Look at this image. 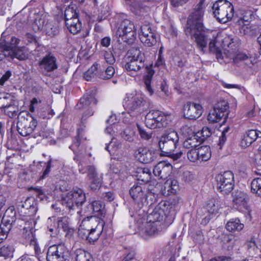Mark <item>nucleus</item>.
I'll return each instance as SVG.
<instances>
[{
	"label": "nucleus",
	"mask_w": 261,
	"mask_h": 261,
	"mask_svg": "<svg viewBox=\"0 0 261 261\" xmlns=\"http://www.w3.org/2000/svg\"><path fill=\"white\" fill-rule=\"evenodd\" d=\"M204 4L199 2L188 16L185 28L186 35L195 39L197 48L203 53L205 51L210 40V33L202 23Z\"/></svg>",
	"instance_id": "obj_1"
},
{
	"label": "nucleus",
	"mask_w": 261,
	"mask_h": 261,
	"mask_svg": "<svg viewBox=\"0 0 261 261\" xmlns=\"http://www.w3.org/2000/svg\"><path fill=\"white\" fill-rule=\"evenodd\" d=\"M126 60L125 68L128 71L137 72L145 67L147 74L144 76V84L146 90L150 95H152L153 91L150 84L154 72L152 68V65H148L145 63V58L144 53H142L139 48L133 47L128 50Z\"/></svg>",
	"instance_id": "obj_2"
},
{
	"label": "nucleus",
	"mask_w": 261,
	"mask_h": 261,
	"mask_svg": "<svg viewBox=\"0 0 261 261\" xmlns=\"http://www.w3.org/2000/svg\"><path fill=\"white\" fill-rule=\"evenodd\" d=\"M178 141V136L176 132H173L163 136L159 142V146L162 152L161 154L171 156L174 160H177L180 158L182 152L173 153L179 145Z\"/></svg>",
	"instance_id": "obj_3"
},
{
	"label": "nucleus",
	"mask_w": 261,
	"mask_h": 261,
	"mask_svg": "<svg viewBox=\"0 0 261 261\" xmlns=\"http://www.w3.org/2000/svg\"><path fill=\"white\" fill-rule=\"evenodd\" d=\"M173 219V216L168 213L161 202L155 206L147 217V220L157 225H161L164 230L171 224Z\"/></svg>",
	"instance_id": "obj_4"
},
{
	"label": "nucleus",
	"mask_w": 261,
	"mask_h": 261,
	"mask_svg": "<svg viewBox=\"0 0 261 261\" xmlns=\"http://www.w3.org/2000/svg\"><path fill=\"white\" fill-rule=\"evenodd\" d=\"M86 200V194L83 190L81 188H75L63 196L61 202L63 205L71 211L82 206Z\"/></svg>",
	"instance_id": "obj_5"
},
{
	"label": "nucleus",
	"mask_w": 261,
	"mask_h": 261,
	"mask_svg": "<svg viewBox=\"0 0 261 261\" xmlns=\"http://www.w3.org/2000/svg\"><path fill=\"white\" fill-rule=\"evenodd\" d=\"M212 10L214 17L221 23H225L233 16V7L226 0H218L214 3Z\"/></svg>",
	"instance_id": "obj_6"
},
{
	"label": "nucleus",
	"mask_w": 261,
	"mask_h": 261,
	"mask_svg": "<svg viewBox=\"0 0 261 261\" xmlns=\"http://www.w3.org/2000/svg\"><path fill=\"white\" fill-rule=\"evenodd\" d=\"M154 193L147 192V189L144 184L135 182L129 190V194L134 202L135 211L140 210L146 203L147 198Z\"/></svg>",
	"instance_id": "obj_7"
},
{
	"label": "nucleus",
	"mask_w": 261,
	"mask_h": 261,
	"mask_svg": "<svg viewBox=\"0 0 261 261\" xmlns=\"http://www.w3.org/2000/svg\"><path fill=\"white\" fill-rule=\"evenodd\" d=\"M37 125V120L28 112H20L18 114L17 130L22 136L25 137L31 135Z\"/></svg>",
	"instance_id": "obj_8"
},
{
	"label": "nucleus",
	"mask_w": 261,
	"mask_h": 261,
	"mask_svg": "<svg viewBox=\"0 0 261 261\" xmlns=\"http://www.w3.org/2000/svg\"><path fill=\"white\" fill-rule=\"evenodd\" d=\"M123 106L129 111L139 112L147 109L149 103L144 95L136 92L126 94Z\"/></svg>",
	"instance_id": "obj_9"
},
{
	"label": "nucleus",
	"mask_w": 261,
	"mask_h": 261,
	"mask_svg": "<svg viewBox=\"0 0 261 261\" xmlns=\"http://www.w3.org/2000/svg\"><path fill=\"white\" fill-rule=\"evenodd\" d=\"M145 122L147 127L150 129L166 127L168 120L163 112L159 110L150 111L145 116Z\"/></svg>",
	"instance_id": "obj_10"
},
{
	"label": "nucleus",
	"mask_w": 261,
	"mask_h": 261,
	"mask_svg": "<svg viewBox=\"0 0 261 261\" xmlns=\"http://www.w3.org/2000/svg\"><path fill=\"white\" fill-rule=\"evenodd\" d=\"M136 30L133 22L126 19L121 22L116 34L123 42L130 44L134 42L136 38Z\"/></svg>",
	"instance_id": "obj_11"
},
{
	"label": "nucleus",
	"mask_w": 261,
	"mask_h": 261,
	"mask_svg": "<svg viewBox=\"0 0 261 261\" xmlns=\"http://www.w3.org/2000/svg\"><path fill=\"white\" fill-rule=\"evenodd\" d=\"M216 188L223 194H228L231 192L234 186V175L230 171H226L218 174L216 177Z\"/></svg>",
	"instance_id": "obj_12"
},
{
	"label": "nucleus",
	"mask_w": 261,
	"mask_h": 261,
	"mask_svg": "<svg viewBox=\"0 0 261 261\" xmlns=\"http://www.w3.org/2000/svg\"><path fill=\"white\" fill-rule=\"evenodd\" d=\"M33 29L35 31H42L46 35L54 37L59 33V28L53 21H49L45 16L36 18L33 24Z\"/></svg>",
	"instance_id": "obj_13"
},
{
	"label": "nucleus",
	"mask_w": 261,
	"mask_h": 261,
	"mask_svg": "<svg viewBox=\"0 0 261 261\" xmlns=\"http://www.w3.org/2000/svg\"><path fill=\"white\" fill-rule=\"evenodd\" d=\"M47 261H69V252L63 244L50 246L47 251Z\"/></svg>",
	"instance_id": "obj_14"
},
{
	"label": "nucleus",
	"mask_w": 261,
	"mask_h": 261,
	"mask_svg": "<svg viewBox=\"0 0 261 261\" xmlns=\"http://www.w3.org/2000/svg\"><path fill=\"white\" fill-rule=\"evenodd\" d=\"M232 202L235 207L240 212L250 215V208L248 205L249 198L248 195L241 191H234L232 193Z\"/></svg>",
	"instance_id": "obj_15"
},
{
	"label": "nucleus",
	"mask_w": 261,
	"mask_h": 261,
	"mask_svg": "<svg viewBox=\"0 0 261 261\" xmlns=\"http://www.w3.org/2000/svg\"><path fill=\"white\" fill-rule=\"evenodd\" d=\"M100 218L96 216L87 217L82 220L80 225L85 228V229H89L91 232L98 233L99 238L105 224L103 222H100Z\"/></svg>",
	"instance_id": "obj_16"
},
{
	"label": "nucleus",
	"mask_w": 261,
	"mask_h": 261,
	"mask_svg": "<svg viewBox=\"0 0 261 261\" xmlns=\"http://www.w3.org/2000/svg\"><path fill=\"white\" fill-rule=\"evenodd\" d=\"M139 35L141 42L146 46L151 47L156 43V34L149 24L141 26Z\"/></svg>",
	"instance_id": "obj_17"
},
{
	"label": "nucleus",
	"mask_w": 261,
	"mask_h": 261,
	"mask_svg": "<svg viewBox=\"0 0 261 261\" xmlns=\"http://www.w3.org/2000/svg\"><path fill=\"white\" fill-rule=\"evenodd\" d=\"M38 64L40 69L46 72H52L58 68L57 58L51 53L43 57L39 60Z\"/></svg>",
	"instance_id": "obj_18"
},
{
	"label": "nucleus",
	"mask_w": 261,
	"mask_h": 261,
	"mask_svg": "<svg viewBox=\"0 0 261 261\" xmlns=\"http://www.w3.org/2000/svg\"><path fill=\"white\" fill-rule=\"evenodd\" d=\"M164 230L162 228L161 225H157L148 220L138 228L139 234L144 239L149 236L159 234Z\"/></svg>",
	"instance_id": "obj_19"
},
{
	"label": "nucleus",
	"mask_w": 261,
	"mask_h": 261,
	"mask_svg": "<svg viewBox=\"0 0 261 261\" xmlns=\"http://www.w3.org/2000/svg\"><path fill=\"white\" fill-rule=\"evenodd\" d=\"M1 49L4 50V55L11 59L14 58L19 60H25L28 58V54L24 47L14 48L6 44Z\"/></svg>",
	"instance_id": "obj_20"
},
{
	"label": "nucleus",
	"mask_w": 261,
	"mask_h": 261,
	"mask_svg": "<svg viewBox=\"0 0 261 261\" xmlns=\"http://www.w3.org/2000/svg\"><path fill=\"white\" fill-rule=\"evenodd\" d=\"M202 112V107L199 104L188 102L184 106V116L188 119L195 120L199 118Z\"/></svg>",
	"instance_id": "obj_21"
},
{
	"label": "nucleus",
	"mask_w": 261,
	"mask_h": 261,
	"mask_svg": "<svg viewBox=\"0 0 261 261\" xmlns=\"http://www.w3.org/2000/svg\"><path fill=\"white\" fill-rule=\"evenodd\" d=\"M172 170V166L166 161H161L154 167L153 173L155 176L165 180L170 175Z\"/></svg>",
	"instance_id": "obj_22"
},
{
	"label": "nucleus",
	"mask_w": 261,
	"mask_h": 261,
	"mask_svg": "<svg viewBox=\"0 0 261 261\" xmlns=\"http://www.w3.org/2000/svg\"><path fill=\"white\" fill-rule=\"evenodd\" d=\"M136 154L138 161L143 164L150 163L156 158L154 151L146 147H139Z\"/></svg>",
	"instance_id": "obj_23"
},
{
	"label": "nucleus",
	"mask_w": 261,
	"mask_h": 261,
	"mask_svg": "<svg viewBox=\"0 0 261 261\" xmlns=\"http://www.w3.org/2000/svg\"><path fill=\"white\" fill-rule=\"evenodd\" d=\"M97 100L95 97L94 94L92 91H87L84 96L81 98L79 102L76 105V108L82 109L88 108L90 105H96Z\"/></svg>",
	"instance_id": "obj_24"
},
{
	"label": "nucleus",
	"mask_w": 261,
	"mask_h": 261,
	"mask_svg": "<svg viewBox=\"0 0 261 261\" xmlns=\"http://www.w3.org/2000/svg\"><path fill=\"white\" fill-rule=\"evenodd\" d=\"M179 201L180 198L176 195H174L171 197L168 200L162 201L160 202L165 207V208L168 213L171 216H173L172 215L175 214L176 209L178 207Z\"/></svg>",
	"instance_id": "obj_25"
},
{
	"label": "nucleus",
	"mask_w": 261,
	"mask_h": 261,
	"mask_svg": "<svg viewBox=\"0 0 261 261\" xmlns=\"http://www.w3.org/2000/svg\"><path fill=\"white\" fill-rule=\"evenodd\" d=\"M90 207V211H93V214L97 216V218L103 217L106 214L104 203L99 200H95L88 204V207Z\"/></svg>",
	"instance_id": "obj_26"
},
{
	"label": "nucleus",
	"mask_w": 261,
	"mask_h": 261,
	"mask_svg": "<svg viewBox=\"0 0 261 261\" xmlns=\"http://www.w3.org/2000/svg\"><path fill=\"white\" fill-rule=\"evenodd\" d=\"M229 105L228 102L225 100H221L216 103L213 108V110H216L217 113L220 114L221 118L224 119L223 123L225 122L228 115Z\"/></svg>",
	"instance_id": "obj_27"
},
{
	"label": "nucleus",
	"mask_w": 261,
	"mask_h": 261,
	"mask_svg": "<svg viewBox=\"0 0 261 261\" xmlns=\"http://www.w3.org/2000/svg\"><path fill=\"white\" fill-rule=\"evenodd\" d=\"M179 190L178 181L175 179L171 180L170 182L168 180L162 189V194L165 196L170 194H175Z\"/></svg>",
	"instance_id": "obj_28"
},
{
	"label": "nucleus",
	"mask_w": 261,
	"mask_h": 261,
	"mask_svg": "<svg viewBox=\"0 0 261 261\" xmlns=\"http://www.w3.org/2000/svg\"><path fill=\"white\" fill-rule=\"evenodd\" d=\"M98 76L103 80H108L113 77L115 73V69L112 65L107 67L99 64Z\"/></svg>",
	"instance_id": "obj_29"
},
{
	"label": "nucleus",
	"mask_w": 261,
	"mask_h": 261,
	"mask_svg": "<svg viewBox=\"0 0 261 261\" xmlns=\"http://www.w3.org/2000/svg\"><path fill=\"white\" fill-rule=\"evenodd\" d=\"M78 234L79 237L83 239L88 240L90 243H94L98 239V233H94L90 232L89 229H85V228L80 225Z\"/></svg>",
	"instance_id": "obj_30"
},
{
	"label": "nucleus",
	"mask_w": 261,
	"mask_h": 261,
	"mask_svg": "<svg viewBox=\"0 0 261 261\" xmlns=\"http://www.w3.org/2000/svg\"><path fill=\"white\" fill-rule=\"evenodd\" d=\"M65 23L67 29L73 34H76L81 30L82 23L79 17L73 18L70 20H67Z\"/></svg>",
	"instance_id": "obj_31"
},
{
	"label": "nucleus",
	"mask_w": 261,
	"mask_h": 261,
	"mask_svg": "<svg viewBox=\"0 0 261 261\" xmlns=\"http://www.w3.org/2000/svg\"><path fill=\"white\" fill-rule=\"evenodd\" d=\"M15 211L13 207H9L5 212L2 219L1 224L5 225H9L11 227V224L15 219Z\"/></svg>",
	"instance_id": "obj_32"
},
{
	"label": "nucleus",
	"mask_w": 261,
	"mask_h": 261,
	"mask_svg": "<svg viewBox=\"0 0 261 261\" xmlns=\"http://www.w3.org/2000/svg\"><path fill=\"white\" fill-rule=\"evenodd\" d=\"M73 257L75 261H93L91 254L82 249H78L74 251Z\"/></svg>",
	"instance_id": "obj_33"
},
{
	"label": "nucleus",
	"mask_w": 261,
	"mask_h": 261,
	"mask_svg": "<svg viewBox=\"0 0 261 261\" xmlns=\"http://www.w3.org/2000/svg\"><path fill=\"white\" fill-rule=\"evenodd\" d=\"M244 227V224L241 223L240 219L238 218L231 219L226 225V229L230 232L240 231L243 229Z\"/></svg>",
	"instance_id": "obj_34"
},
{
	"label": "nucleus",
	"mask_w": 261,
	"mask_h": 261,
	"mask_svg": "<svg viewBox=\"0 0 261 261\" xmlns=\"http://www.w3.org/2000/svg\"><path fill=\"white\" fill-rule=\"evenodd\" d=\"M15 250L12 244H6L0 248V256L5 259L11 258L13 257Z\"/></svg>",
	"instance_id": "obj_35"
},
{
	"label": "nucleus",
	"mask_w": 261,
	"mask_h": 261,
	"mask_svg": "<svg viewBox=\"0 0 261 261\" xmlns=\"http://www.w3.org/2000/svg\"><path fill=\"white\" fill-rule=\"evenodd\" d=\"M220 208L219 201L216 198H211L206 204L205 210L207 213L213 216L218 213Z\"/></svg>",
	"instance_id": "obj_36"
},
{
	"label": "nucleus",
	"mask_w": 261,
	"mask_h": 261,
	"mask_svg": "<svg viewBox=\"0 0 261 261\" xmlns=\"http://www.w3.org/2000/svg\"><path fill=\"white\" fill-rule=\"evenodd\" d=\"M233 61L234 64L238 66H241L243 64L245 65H249L251 62V58L246 54L243 53H237L234 57H233Z\"/></svg>",
	"instance_id": "obj_37"
},
{
	"label": "nucleus",
	"mask_w": 261,
	"mask_h": 261,
	"mask_svg": "<svg viewBox=\"0 0 261 261\" xmlns=\"http://www.w3.org/2000/svg\"><path fill=\"white\" fill-rule=\"evenodd\" d=\"M199 161H207L211 157V151L210 147L208 146H202L197 148Z\"/></svg>",
	"instance_id": "obj_38"
},
{
	"label": "nucleus",
	"mask_w": 261,
	"mask_h": 261,
	"mask_svg": "<svg viewBox=\"0 0 261 261\" xmlns=\"http://www.w3.org/2000/svg\"><path fill=\"white\" fill-rule=\"evenodd\" d=\"M35 202L32 198H28L22 204V207L28 211V214L29 216L34 215L37 212V208L34 204Z\"/></svg>",
	"instance_id": "obj_39"
},
{
	"label": "nucleus",
	"mask_w": 261,
	"mask_h": 261,
	"mask_svg": "<svg viewBox=\"0 0 261 261\" xmlns=\"http://www.w3.org/2000/svg\"><path fill=\"white\" fill-rule=\"evenodd\" d=\"M60 163L59 160L53 159L50 156L48 161L46 163H45L46 167L44 170L42 175L40 176V179H44L48 175L50 172V164H52L54 167H57L59 166Z\"/></svg>",
	"instance_id": "obj_40"
},
{
	"label": "nucleus",
	"mask_w": 261,
	"mask_h": 261,
	"mask_svg": "<svg viewBox=\"0 0 261 261\" xmlns=\"http://www.w3.org/2000/svg\"><path fill=\"white\" fill-rule=\"evenodd\" d=\"M37 112L39 117L47 119L53 117L55 114L54 110L49 106L38 109Z\"/></svg>",
	"instance_id": "obj_41"
},
{
	"label": "nucleus",
	"mask_w": 261,
	"mask_h": 261,
	"mask_svg": "<svg viewBox=\"0 0 261 261\" xmlns=\"http://www.w3.org/2000/svg\"><path fill=\"white\" fill-rule=\"evenodd\" d=\"M99 71V64L95 63L93 64L91 67L86 71L84 74L85 79L87 81H91L97 75L98 76V72Z\"/></svg>",
	"instance_id": "obj_42"
},
{
	"label": "nucleus",
	"mask_w": 261,
	"mask_h": 261,
	"mask_svg": "<svg viewBox=\"0 0 261 261\" xmlns=\"http://www.w3.org/2000/svg\"><path fill=\"white\" fill-rule=\"evenodd\" d=\"M121 147V143L115 138L111 139V141L109 144H107L105 149L112 154H114Z\"/></svg>",
	"instance_id": "obj_43"
},
{
	"label": "nucleus",
	"mask_w": 261,
	"mask_h": 261,
	"mask_svg": "<svg viewBox=\"0 0 261 261\" xmlns=\"http://www.w3.org/2000/svg\"><path fill=\"white\" fill-rule=\"evenodd\" d=\"M197 137V136L194 135L187 138L183 143L184 147L189 149L196 148L200 143V141H198Z\"/></svg>",
	"instance_id": "obj_44"
},
{
	"label": "nucleus",
	"mask_w": 261,
	"mask_h": 261,
	"mask_svg": "<svg viewBox=\"0 0 261 261\" xmlns=\"http://www.w3.org/2000/svg\"><path fill=\"white\" fill-rule=\"evenodd\" d=\"M3 111L10 117L13 118L17 115L18 108L13 101H10V103Z\"/></svg>",
	"instance_id": "obj_45"
},
{
	"label": "nucleus",
	"mask_w": 261,
	"mask_h": 261,
	"mask_svg": "<svg viewBox=\"0 0 261 261\" xmlns=\"http://www.w3.org/2000/svg\"><path fill=\"white\" fill-rule=\"evenodd\" d=\"M251 191L253 193L261 196V176L252 180L251 183Z\"/></svg>",
	"instance_id": "obj_46"
},
{
	"label": "nucleus",
	"mask_w": 261,
	"mask_h": 261,
	"mask_svg": "<svg viewBox=\"0 0 261 261\" xmlns=\"http://www.w3.org/2000/svg\"><path fill=\"white\" fill-rule=\"evenodd\" d=\"M82 139L83 136L80 134V132L78 131L77 136L75 137L73 143L69 146V148H70L75 154L81 151L80 147Z\"/></svg>",
	"instance_id": "obj_47"
},
{
	"label": "nucleus",
	"mask_w": 261,
	"mask_h": 261,
	"mask_svg": "<svg viewBox=\"0 0 261 261\" xmlns=\"http://www.w3.org/2000/svg\"><path fill=\"white\" fill-rule=\"evenodd\" d=\"M78 14L76 11V9L71 5H69L66 8L64 11L65 22L67 20H70L73 18L77 17Z\"/></svg>",
	"instance_id": "obj_48"
},
{
	"label": "nucleus",
	"mask_w": 261,
	"mask_h": 261,
	"mask_svg": "<svg viewBox=\"0 0 261 261\" xmlns=\"http://www.w3.org/2000/svg\"><path fill=\"white\" fill-rule=\"evenodd\" d=\"M187 158L191 162H197L199 161L197 148H192L189 149L187 152Z\"/></svg>",
	"instance_id": "obj_49"
},
{
	"label": "nucleus",
	"mask_w": 261,
	"mask_h": 261,
	"mask_svg": "<svg viewBox=\"0 0 261 261\" xmlns=\"http://www.w3.org/2000/svg\"><path fill=\"white\" fill-rule=\"evenodd\" d=\"M47 229L50 232V236L53 237L56 234L58 228L56 226L55 218H48L47 221Z\"/></svg>",
	"instance_id": "obj_50"
},
{
	"label": "nucleus",
	"mask_w": 261,
	"mask_h": 261,
	"mask_svg": "<svg viewBox=\"0 0 261 261\" xmlns=\"http://www.w3.org/2000/svg\"><path fill=\"white\" fill-rule=\"evenodd\" d=\"M222 119V118L220 116V114L217 113L216 110L213 109L211 110L207 116V120L212 123L218 122Z\"/></svg>",
	"instance_id": "obj_51"
},
{
	"label": "nucleus",
	"mask_w": 261,
	"mask_h": 261,
	"mask_svg": "<svg viewBox=\"0 0 261 261\" xmlns=\"http://www.w3.org/2000/svg\"><path fill=\"white\" fill-rule=\"evenodd\" d=\"M121 136L125 140L132 142L134 140V132L131 130L130 128H126L121 132Z\"/></svg>",
	"instance_id": "obj_52"
},
{
	"label": "nucleus",
	"mask_w": 261,
	"mask_h": 261,
	"mask_svg": "<svg viewBox=\"0 0 261 261\" xmlns=\"http://www.w3.org/2000/svg\"><path fill=\"white\" fill-rule=\"evenodd\" d=\"M136 252L134 250H127L125 251L122 261H137L135 258Z\"/></svg>",
	"instance_id": "obj_53"
},
{
	"label": "nucleus",
	"mask_w": 261,
	"mask_h": 261,
	"mask_svg": "<svg viewBox=\"0 0 261 261\" xmlns=\"http://www.w3.org/2000/svg\"><path fill=\"white\" fill-rule=\"evenodd\" d=\"M144 177L142 178V174H138V180H141L144 182H148L150 179L151 172L148 168H144L141 169V172Z\"/></svg>",
	"instance_id": "obj_54"
},
{
	"label": "nucleus",
	"mask_w": 261,
	"mask_h": 261,
	"mask_svg": "<svg viewBox=\"0 0 261 261\" xmlns=\"http://www.w3.org/2000/svg\"><path fill=\"white\" fill-rule=\"evenodd\" d=\"M11 228L10 226L5 225L1 224L0 225V243H1L4 240L7 238V233L10 230Z\"/></svg>",
	"instance_id": "obj_55"
},
{
	"label": "nucleus",
	"mask_w": 261,
	"mask_h": 261,
	"mask_svg": "<svg viewBox=\"0 0 261 261\" xmlns=\"http://www.w3.org/2000/svg\"><path fill=\"white\" fill-rule=\"evenodd\" d=\"M10 101H12L10 95L0 94V109L3 110L10 103Z\"/></svg>",
	"instance_id": "obj_56"
},
{
	"label": "nucleus",
	"mask_w": 261,
	"mask_h": 261,
	"mask_svg": "<svg viewBox=\"0 0 261 261\" xmlns=\"http://www.w3.org/2000/svg\"><path fill=\"white\" fill-rule=\"evenodd\" d=\"M247 136L254 142L257 138H261V132L256 129H251L248 130L246 134Z\"/></svg>",
	"instance_id": "obj_57"
},
{
	"label": "nucleus",
	"mask_w": 261,
	"mask_h": 261,
	"mask_svg": "<svg viewBox=\"0 0 261 261\" xmlns=\"http://www.w3.org/2000/svg\"><path fill=\"white\" fill-rule=\"evenodd\" d=\"M41 103V100L40 99H37V98H33L31 101L29 110L31 112H34L36 109H37V110L40 109L39 107Z\"/></svg>",
	"instance_id": "obj_58"
},
{
	"label": "nucleus",
	"mask_w": 261,
	"mask_h": 261,
	"mask_svg": "<svg viewBox=\"0 0 261 261\" xmlns=\"http://www.w3.org/2000/svg\"><path fill=\"white\" fill-rule=\"evenodd\" d=\"M91 183L90 184L91 189L93 191H96L99 189L101 185V179L100 177H97L96 178L91 179Z\"/></svg>",
	"instance_id": "obj_59"
},
{
	"label": "nucleus",
	"mask_w": 261,
	"mask_h": 261,
	"mask_svg": "<svg viewBox=\"0 0 261 261\" xmlns=\"http://www.w3.org/2000/svg\"><path fill=\"white\" fill-rule=\"evenodd\" d=\"M139 134L142 139L148 140L151 138V133L146 132L139 124L137 125Z\"/></svg>",
	"instance_id": "obj_60"
},
{
	"label": "nucleus",
	"mask_w": 261,
	"mask_h": 261,
	"mask_svg": "<svg viewBox=\"0 0 261 261\" xmlns=\"http://www.w3.org/2000/svg\"><path fill=\"white\" fill-rule=\"evenodd\" d=\"M213 133V128L207 126H204L201 131V136L203 137L202 140L206 139L208 137H210Z\"/></svg>",
	"instance_id": "obj_61"
},
{
	"label": "nucleus",
	"mask_w": 261,
	"mask_h": 261,
	"mask_svg": "<svg viewBox=\"0 0 261 261\" xmlns=\"http://www.w3.org/2000/svg\"><path fill=\"white\" fill-rule=\"evenodd\" d=\"M104 58L106 63L110 65H113L115 62V59L111 52L106 51L104 54Z\"/></svg>",
	"instance_id": "obj_62"
},
{
	"label": "nucleus",
	"mask_w": 261,
	"mask_h": 261,
	"mask_svg": "<svg viewBox=\"0 0 261 261\" xmlns=\"http://www.w3.org/2000/svg\"><path fill=\"white\" fill-rule=\"evenodd\" d=\"M88 176L90 179H93L98 177L95 171V168L93 166H88L87 167Z\"/></svg>",
	"instance_id": "obj_63"
},
{
	"label": "nucleus",
	"mask_w": 261,
	"mask_h": 261,
	"mask_svg": "<svg viewBox=\"0 0 261 261\" xmlns=\"http://www.w3.org/2000/svg\"><path fill=\"white\" fill-rule=\"evenodd\" d=\"M115 195L113 192L109 191L102 193L101 198L104 200L108 201H112L114 199Z\"/></svg>",
	"instance_id": "obj_64"
}]
</instances>
